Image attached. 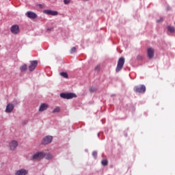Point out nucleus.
I'll list each match as a JSON object with an SVG mask.
<instances>
[{
	"label": "nucleus",
	"mask_w": 175,
	"mask_h": 175,
	"mask_svg": "<svg viewBox=\"0 0 175 175\" xmlns=\"http://www.w3.org/2000/svg\"><path fill=\"white\" fill-rule=\"evenodd\" d=\"M44 157H46V153L42 152H38L33 155V159L35 161H40V159H43Z\"/></svg>",
	"instance_id": "7ed1b4c3"
},
{
	"label": "nucleus",
	"mask_w": 175,
	"mask_h": 175,
	"mask_svg": "<svg viewBox=\"0 0 175 175\" xmlns=\"http://www.w3.org/2000/svg\"><path fill=\"white\" fill-rule=\"evenodd\" d=\"M14 109V105L12 103H8L6 106L5 113H12Z\"/></svg>",
	"instance_id": "9b49d317"
},
{
	"label": "nucleus",
	"mask_w": 175,
	"mask_h": 175,
	"mask_svg": "<svg viewBox=\"0 0 175 175\" xmlns=\"http://www.w3.org/2000/svg\"><path fill=\"white\" fill-rule=\"evenodd\" d=\"M36 66H38V61L33 60L30 62V65L29 66V70L30 72H33L34 69H36Z\"/></svg>",
	"instance_id": "423d86ee"
},
{
	"label": "nucleus",
	"mask_w": 175,
	"mask_h": 175,
	"mask_svg": "<svg viewBox=\"0 0 175 175\" xmlns=\"http://www.w3.org/2000/svg\"><path fill=\"white\" fill-rule=\"evenodd\" d=\"M92 155L94 158H96V156L98 155V152H96V151H94L92 152Z\"/></svg>",
	"instance_id": "393cba45"
},
{
	"label": "nucleus",
	"mask_w": 175,
	"mask_h": 175,
	"mask_svg": "<svg viewBox=\"0 0 175 175\" xmlns=\"http://www.w3.org/2000/svg\"><path fill=\"white\" fill-rule=\"evenodd\" d=\"M60 76H62L64 79H68V73H66V72H60Z\"/></svg>",
	"instance_id": "6ab92c4d"
},
{
	"label": "nucleus",
	"mask_w": 175,
	"mask_h": 175,
	"mask_svg": "<svg viewBox=\"0 0 175 175\" xmlns=\"http://www.w3.org/2000/svg\"><path fill=\"white\" fill-rule=\"evenodd\" d=\"M27 68H28V67H27V64H23V66H21L20 67L21 72H25V70H27Z\"/></svg>",
	"instance_id": "2eb2a0df"
},
{
	"label": "nucleus",
	"mask_w": 175,
	"mask_h": 175,
	"mask_svg": "<svg viewBox=\"0 0 175 175\" xmlns=\"http://www.w3.org/2000/svg\"><path fill=\"white\" fill-rule=\"evenodd\" d=\"M101 163L103 166H107V165H109V161H107V159H103L101 161Z\"/></svg>",
	"instance_id": "f3484780"
},
{
	"label": "nucleus",
	"mask_w": 175,
	"mask_h": 175,
	"mask_svg": "<svg viewBox=\"0 0 175 175\" xmlns=\"http://www.w3.org/2000/svg\"><path fill=\"white\" fill-rule=\"evenodd\" d=\"M51 158H53V155L51 154H48L46 157V159H51Z\"/></svg>",
	"instance_id": "a878e982"
},
{
	"label": "nucleus",
	"mask_w": 175,
	"mask_h": 175,
	"mask_svg": "<svg viewBox=\"0 0 175 175\" xmlns=\"http://www.w3.org/2000/svg\"><path fill=\"white\" fill-rule=\"evenodd\" d=\"M26 16L29 18H31V20H35V18H36L38 17V15L32 11L27 12V14H26Z\"/></svg>",
	"instance_id": "1a4fd4ad"
},
{
	"label": "nucleus",
	"mask_w": 175,
	"mask_h": 175,
	"mask_svg": "<svg viewBox=\"0 0 175 175\" xmlns=\"http://www.w3.org/2000/svg\"><path fill=\"white\" fill-rule=\"evenodd\" d=\"M95 70H97V72H99L100 70V65H98L95 68Z\"/></svg>",
	"instance_id": "4be33fe9"
},
{
	"label": "nucleus",
	"mask_w": 175,
	"mask_h": 175,
	"mask_svg": "<svg viewBox=\"0 0 175 175\" xmlns=\"http://www.w3.org/2000/svg\"><path fill=\"white\" fill-rule=\"evenodd\" d=\"M53 142V137L48 135L45 137H44L43 141H42V144H50Z\"/></svg>",
	"instance_id": "6e6552de"
},
{
	"label": "nucleus",
	"mask_w": 175,
	"mask_h": 175,
	"mask_svg": "<svg viewBox=\"0 0 175 175\" xmlns=\"http://www.w3.org/2000/svg\"><path fill=\"white\" fill-rule=\"evenodd\" d=\"M167 31L169 32H170L171 33H174L175 31V29L174 27H172V26H168L167 27Z\"/></svg>",
	"instance_id": "dca6fc26"
},
{
	"label": "nucleus",
	"mask_w": 175,
	"mask_h": 175,
	"mask_svg": "<svg viewBox=\"0 0 175 175\" xmlns=\"http://www.w3.org/2000/svg\"><path fill=\"white\" fill-rule=\"evenodd\" d=\"M10 29L12 33H14V35H17V33H20V27L17 25H12Z\"/></svg>",
	"instance_id": "0eeeda50"
},
{
	"label": "nucleus",
	"mask_w": 175,
	"mask_h": 175,
	"mask_svg": "<svg viewBox=\"0 0 175 175\" xmlns=\"http://www.w3.org/2000/svg\"><path fill=\"white\" fill-rule=\"evenodd\" d=\"M82 1H83V2H87V1H88V0H82Z\"/></svg>",
	"instance_id": "c85d7f7f"
},
{
	"label": "nucleus",
	"mask_w": 175,
	"mask_h": 175,
	"mask_svg": "<svg viewBox=\"0 0 175 175\" xmlns=\"http://www.w3.org/2000/svg\"><path fill=\"white\" fill-rule=\"evenodd\" d=\"M9 147L10 150H12V151H14V150H16V148L18 147V142L16 140H12L10 142Z\"/></svg>",
	"instance_id": "39448f33"
},
{
	"label": "nucleus",
	"mask_w": 175,
	"mask_h": 175,
	"mask_svg": "<svg viewBox=\"0 0 175 175\" xmlns=\"http://www.w3.org/2000/svg\"><path fill=\"white\" fill-rule=\"evenodd\" d=\"M124 64H125V58L124 57L119 58L118 61L117 67L116 68V72H117V73H118V72H120L122 69V68H124Z\"/></svg>",
	"instance_id": "f257e3e1"
},
{
	"label": "nucleus",
	"mask_w": 175,
	"mask_h": 175,
	"mask_svg": "<svg viewBox=\"0 0 175 175\" xmlns=\"http://www.w3.org/2000/svg\"><path fill=\"white\" fill-rule=\"evenodd\" d=\"M90 92H96V91H98V89L92 86L90 88Z\"/></svg>",
	"instance_id": "aec40b11"
},
{
	"label": "nucleus",
	"mask_w": 175,
	"mask_h": 175,
	"mask_svg": "<svg viewBox=\"0 0 175 175\" xmlns=\"http://www.w3.org/2000/svg\"><path fill=\"white\" fill-rule=\"evenodd\" d=\"M60 96L63 98V99H72V98L77 97L75 93H62L60 94Z\"/></svg>",
	"instance_id": "f03ea898"
},
{
	"label": "nucleus",
	"mask_w": 175,
	"mask_h": 175,
	"mask_svg": "<svg viewBox=\"0 0 175 175\" xmlns=\"http://www.w3.org/2000/svg\"><path fill=\"white\" fill-rule=\"evenodd\" d=\"M76 51H77L76 47H72L70 49V54H73V53H76Z\"/></svg>",
	"instance_id": "412c9836"
},
{
	"label": "nucleus",
	"mask_w": 175,
	"mask_h": 175,
	"mask_svg": "<svg viewBox=\"0 0 175 175\" xmlns=\"http://www.w3.org/2000/svg\"><path fill=\"white\" fill-rule=\"evenodd\" d=\"M147 54H148V58H150V59L151 58H154V49L152 48L148 49Z\"/></svg>",
	"instance_id": "f8f14e48"
},
{
	"label": "nucleus",
	"mask_w": 175,
	"mask_h": 175,
	"mask_svg": "<svg viewBox=\"0 0 175 175\" xmlns=\"http://www.w3.org/2000/svg\"><path fill=\"white\" fill-rule=\"evenodd\" d=\"M49 109V105L46 103H42L39 108V111H44V110H47Z\"/></svg>",
	"instance_id": "4468645a"
},
{
	"label": "nucleus",
	"mask_w": 175,
	"mask_h": 175,
	"mask_svg": "<svg viewBox=\"0 0 175 175\" xmlns=\"http://www.w3.org/2000/svg\"><path fill=\"white\" fill-rule=\"evenodd\" d=\"M64 3L65 5H69V3H70V0H64Z\"/></svg>",
	"instance_id": "5701e85b"
},
{
	"label": "nucleus",
	"mask_w": 175,
	"mask_h": 175,
	"mask_svg": "<svg viewBox=\"0 0 175 175\" xmlns=\"http://www.w3.org/2000/svg\"><path fill=\"white\" fill-rule=\"evenodd\" d=\"M39 8L42 9L43 8V5L42 4H39Z\"/></svg>",
	"instance_id": "cd10ccee"
},
{
	"label": "nucleus",
	"mask_w": 175,
	"mask_h": 175,
	"mask_svg": "<svg viewBox=\"0 0 175 175\" xmlns=\"http://www.w3.org/2000/svg\"><path fill=\"white\" fill-rule=\"evenodd\" d=\"M137 59H138V61H140L141 59H143V56L138 55L137 56Z\"/></svg>",
	"instance_id": "b1692460"
},
{
	"label": "nucleus",
	"mask_w": 175,
	"mask_h": 175,
	"mask_svg": "<svg viewBox=\"0 0 175 175\" xmlns=\"http://www.w3.org/2000/svg\"><path fill=\"white\" fill-rule=\"evenodd\" d=\"M27 174H28V170H24V169L19 170L16 172V175H27Z\"/></svg>",
	"instance_id": "ddd939ff"
},
{
	"label": "nucleus",
	"mask_w": 175,
	"mask_h": 175,
	"mask_svg": "<svg viewBox=\"0 0 175 175\" xmlns=\"http://www.w3.org/2000/svg\"><path fill=\"white\" fill-rule=\"evenodd\" d=\"M44 13H45V14H48L49 16H57L58 15V12L53 11L51 10H46L44 11Z\"/></svg>",
	"instance_id": "9d476101"
},
{
	"label": "nucleus",
	"mask_w": 175,
	"mask_h": 175,
	"mask_svg": "<svg viewBox=\"0 0 175 175\" xmlns=\"http://www.w3.org/2000/svg\"><path fill=\"white\" fill-rule=\"evenodd\" d=\"M59 111H61V109L59 108V107H57L53 109V113H59Z\"/></svg>",
	"instance_id": "a211bd4d"
},
{
	"label": "nucleus",
	"mask_w": 175,
	"mask_h": 175,
	"mask_svg": "<svg viewBox=\"0 0 175 175\" xmlns=\"http://www.w3.org/2000/svg\"><path fill=\"white\" fill-rule=\"evenodd\" d=\"M161 21H163V18H161L160 20L157 21V23H161Z\"/></svg>",
	"instance_id": "bb28decb"
},
{
	"label": "nucleus",
	"mask_w": 175,
	"mask_h": 175,
	"mask_svg": "<svg viewBox=\"0 0 175 175\" xmlns=\"http://www.w3.org/2000/svg\"><path fill=\"white\" fill-rule=\"evenodd\" d=\"M134 91H135V92H138L139 94H144V92H146V86L144 85L135 86L134 88Z\"/></svg>",
	"instance_id": "20e7f679"
}]
</instances>
